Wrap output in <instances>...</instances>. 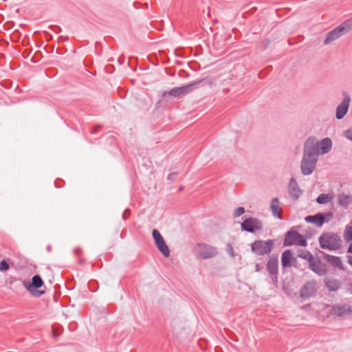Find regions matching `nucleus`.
I'll return each mask as SVG.
<instances>
[{"label": "nucleus", "instance_id": "obj_16", "mask_svg": "<svg viewBox=\"0 0 352 352\" xmlns=\"http://www.w3.org/2000/svg\"><path fill=\"white\" fill-rule=\"evenodd\" d=\"M315 292V288L313 283H308L304 285L300 291V296L303 298H308Z\"/></svg>", "mask_w": 352, "mask_h": 352}, {"label": "nucleus", "instance_id": "obj_1", "mask_svg": "<svg viewBox=\"0 0 352 352\" xmlns=\"http://www.w3.org/2000/svg\"><path fill=\"white\" fill-rule=\"evenodd\" d=\"M314 138H309L305 145V153L301 162V170L304 175H310L316 164L318 150L316 149Z\"/></svg>", "mask_w": 352, "mask_h": 352}, {"label": "nucleus", "instance_id": "obj_2", "mask_svg": "<svg viewBox=\"0 0 352 352\" xmlns=\"http://www.w3.org/2000/svg\"><path fill=\"white\" fill-rule=\"evenodd\" d=\"M320 244L322 248L336 250L341 245V239L338 234L325 233L320 237Z\"/></svg>", "mask_w": 352, "mask_h": 352}, {"label": "nucleus", "instance_id": "obj_14", "mask_svg": "<svg viewBox=\"0 0 352 352\" xmlns=\"http://www.w3.org/2000/svg\"><path fill=\"white\" fill-rule=\"evenodd\" d=\"M267 268L269 272V273L274 276L272 278L273 281H276V274L278 272V259L277 258H270L267 264Z\"/></svg>", "mask_w": 352, "mask_h": 352}, {"label": "nucleus", "instance_id": "obj_32", "mask_svg": "<svg viewBox=\"0 0 352 352\" xmlns=\"http://www.w3.org/2000/svg\"><path fill=\"white\" fill-rule=\"evenodd\" d=\"M80 252V249H79V248H76V249H75V250H74V252H75V254H78Z\"/></svg>", "mask_w": 352, "mask_h": 352}, {"label": "nucleus", "instance_id": "obj_29", "mask_svg": "<svg viewBox=\"0 0 352 352\" xmlns=\"http://www.w3.org/2000/svg\"><path fill=\"white\" fill-rule=\"evenodd\" d=\"M345 136L352 140V129H349L348 131H345Z\"/></svg>", "mask_w": 352, "mask_h": 352}, {"label": "nucleus", "instance_id": "obj_25", "mask_svg": "<svg viewBox=\"0 0 352 352\" xmlns=\"http://www.w3.org/2000/svg\"><path fill=\"white\" fill-rule=\"evenodd\" d=\"M344 239L346 241H352V226H346L344 232Z\"/></svg>", "mask_w": 352, "mask_h": 352}, {"label": "nucleus", "instance_id": "obj_17", "mask_svg": "<svg viewBox=\"0 0 352 352\" xmlns=\"http://www.w3.org/2000/svg\"><path fill=\"white\" fill-rule=\"evenodd\" d=\"M190 87V85H188L173 89L168 92V94L173 96H180L182 95H184L191 90Z\"/></svg>", "mask_w": 352, "mask_h": 352}, {"label": "nucleus", "instance_id": "obj_23", "mask_svg": "<svg viewBox=\"0 0 352 352\" xmlns=\"http://www.w3.org/2000/svg\"><path fill=\"white\" fill-rule=\"evenodd\" d=\"M333 196L330 194H321L317 198V202L320 204H326L332 200Z\"/></svg>", "mask_w": 352, "mask_h": 352}, {"label": "nucleus", "instance_id": "obj_26", "mask_svg": "<svg viewBox=\"0 0 352 352\" xmlns=\"http://www.w3.org/2000/svg\"><path fill=\"white\" fill-rule=\"evenodd\" d=\"M10 269V265L9 263L3 260L0 262V272H5Z\"/></svg>", "mask_w": 352, "mask_h": 352}, {"label": "nucleus", "instance_id": "obj_30", "mask_svg": "<svg viewBox=\"0 0 352 352\" xmlns=\"http://www.w3.org/2000/svg\"><path fill=\"white\" fill-rule=\"evenodd\" d=\"M129 213H130V212H129V210H125V211L124 212V214H123V217H124V219L128 218V217H129Z\"/></svg>", "mask_w": 352, "mask_h": 352}, {"label": "nucleus", "instance_id": "obj_10", "mask_svg": "<svg viewBox=\"0 0 352 352\" xmlns=\"http://www.w3.org/2000/svg\"><path fill=\"white\" fill-rule=\"evenodd\" d=\"M316 145L315 146L316 149L318 150V154H324L329 152L331 148V141L329 138L323 139L319 144L315 139Z\"/></svg>", "mask_w": 352, "mask_h": 352}, {"label": "nucleus", "instance_id": "obj_15", "mask_svg": "<svg viewBox=\"0 0 352 352\" xmlns=\"http://www.w3.org/2000/svg\"><path fill=\"white\" fill-rule=\"evenodd\" d=\"M326 216H329V214L324 215L321 213H318L314 216L309 215L305 217V221L309 223H314L318 226H321L324 223V217Z\"/></svg>", "mask_w": 352, "mask_h": 352}, {"label": "nucleus", "instance_id": "obj_11", "mask_svg": "<svg viewBox=\"0 0 352 352\" xmlns=\"http://www.w3.org/2000/svg\"><path fill=\"white\" fill-rule=\"evenodd\" d=\"M349 101H350L349 97L348 96H345L342 102L337 108V110H336L337 118L341 119L346 113L348 108H349Z\"/></svg>", "mask_w": 352, "mask_h": 352}, {"label": "nucleus", "instance_id": "obj_13", "mask_svg": "<svg viewBox=\"0 0 352 352\" xmlns=\"http://www.w3.org/2000/svg\"><path fill=\"white\" fill-rule=\"evenodd\" d=\"M310 267L313 271L319 275H324L326 273L325 266L318 259L313 258L309 263Z\"/></svg>", "mask_w": 352, "mask_h": 352}, {"label": "nucleus", "instance_id": "obj_20", "mask_svg": "<svg viewBox=\"0 0 352 352\" xmlns=\"http://www.w3.org/2000/svg\"><path fill=\"white\" fill-rule=\"evenodd\" d=\"M289 191L295 199L298 198L300 194V190L298 188L297 184L293 179L289 182Z\"/></svg>", "mask_w": 352, "mask_h": 352}, {"label": "nucleus", "instance_id": "obj_4", "mask_svg": "<svg viewBox=\"0 0 352 352\" xmlns=\"http://www.w3.org/2000/svg\"><path fill=\"white\" fill-rule=\"evenodd\" d=\"M273 247V241L267 240V241H256L252 244V250L256 254L258 255H264L269 254Z\"/></svg>", "mask_w": 352, "mask_h": 352}, {"label": "nucleus", "instance_id": "obj_9", "mask_svg": "<svg viewBox=\"0 0 352 352\" xmlns=\"http://www.w3.org/2000/svg\"><path fill=\"white\" fill-rule=\"evenodd\" d=\"M352 313V305H336L331 307L330 314L337 316H343Z\"/></svg>", "mask_w": 352, "mask_h": 352}, {"label": "nucleus", "instance_id": "obj_28", "mask_svg": "<svg viewBox=\"0 0 352 352\" xmlns=\"http://www.w3.org/2000/svg\"><path fill=\"white\" fill-rule=\"evenodd\" d=\"M244 212H245L244 208L239 207V208H238L237 209L235 210V211L234 212V217H238L241 216V214H243Z\"/></svg>", "mask_w": 352, "mask_h": 352}, {"label": "nucleus", "instance_id": "obj_3", "mask_svg": "<svg viewBox=\"0 0 352 352\" xmlns=\"http://www.w3.org/2000/svg\"><path fill=\"white\" fill-rule=\"evenodd\" d=\"M352 27V19L348 20L340 26L330 32L324 40V44L327 45L331 41L338 38L343 33L348 31Z\"/></svg>", "mask_w": 352, "mask_h": 352}, {"label": "nucleus", "instance_id": "obj_19", "mask_svg": "<svg viewBox=\"0 0 352 352\" xmlns=\"http://www.w3.org/2000/svg\"><path fill=\"white\" fill-rule=\"evenodd\" d=\"M270 207L274 215L280 218L282 214V208H280L279 201L276 198L272 200Z\"/></svg>", "mask_w": 352, "mask_h": 352}, {"label": "nucleus", "instance_id": "obj_35", "mask_svg": "<svg viewBox=\"0 0 352 352\" xmlns=\"http://www.w3.org/2000/svg\"><path fill=\"white\" fill-rule=\"evenodd\" d=\"M349 263L352 265V256L349 258Z\"/></svg>", "mask_w": 352, "mask_h": 352}, {"label": "nucleus", "instance_id": "obj_6", "mask_svg": "<svg viewBox=\"0 0 352 352\" xmlns=\"http://www.w3.org/2000/svg\"><path fill=\"white\" fill-rule=\"evenodd\" d=\"M285 245H299L305 246L307 241L303 236L299 234L296 231L288 232L286 234L284 241Z\"/></svg>", "mask_w": 352, "mask_h": 352}, {"label": "nucleus", "instance_id": "obj_34", "mask_svg": "<svg viewBox=\"0 0 352 352\" xmlns=\"http://www.w3.org/2000/svg\"><path fill=\"white\" fill-rule=\"evenodd\" d=\"M349 252H351L352 253V243L349 245Z\"/></svg>", "mask_w": 352, "mask_h": 352}, {"label": "nucleus", "instance_id": "obj_22", "mask_svg": "<svg viewBox=\"0 0 352 352\" xmlns=\"http://www.w3.org/2000/svg\"><path fill=\"white\" fill-rule=\"evenodd\" d=\"M293 256L289 250L285 251L282 254V264L284 267L291 266Z\"/></svg>", "mask_w": 352, "mask_h": 352}, {"label": "nucleus", "instance_id": "obj_24", "mask_svg": "<svg viewBox=\"0 0 352 352\" xmlns=\"http://www.w3.org/2000/svg\"><path fill=\"white\" fill-rule=\"evenodd\" d=\"M325 285L331 291H336L340 287L338 281L336 280L328 279L325 281Z\"/></svg>", "mask_w": 352, "mask_h": 352}, {"label": "nucleus", "instance_id": "obj_18", "mask_svg": "<svg viewBox=\"0 0 352 352\" xmlns=\"http://www.w3.org/2000/svg\"><path fill=\"white\" fill-rule=\"evenodd\" d=\"M327 261L334 267H336L340 270H344V267L339 257L334 256H327Z\"/></svg>", "mask_w": 352, "mask_h": 352}, {"label": "nucleus", "instance_id": "obj_33", "mask_svg": "<svg viewBox=\"0 0 352 352\" xmlns=\"http://www.w3.org/2000/svg\"><path fill=\"white\" fill-rule=\"evenodd\" d=\"M47 252H51V250H52V247H51V245H47Z\"/></svg>", "mask_w": 352, "mask_h": 352}, {"label": "nucleus", "instance_id": "obj_12", "mask_svg": "<svg viewBox=\"0 0 352 352\" xmlns=\"http://www.w3.org/2000/svg\"><path fill=\"white\" fill-rule=\"evenodd\" d=\"M43 285V281L39 275L33 276L31 283H25V287L32 293L34 289L41 287Z\"/></svg>", "mask_w": 352, "mask_h": 352}, {"label": "nucleus", "instance_id": "obj_31", "mask_svg": "<svg viewBox=\"0 0 352 352\" xmlns=\"http://www.w3.org/2000/svg\"><path fill=\"white\" fill-rule=\"evenodd\" d=\"M36 292H37L36 296H41V294H43L45 293V292H44V291H37Z\"/></svg>", "mask_w": 352, "mask_h": 352}, {"label": "nucleus", "instance_id": "obj_27", "mask_svg": "<svg viewBox=\"0 0 352 352\" xmlns=\"http://www.w3.org/2000/svg\"><path fill=\"white\" fill-rule=\"evenodd\" d=\"M299 256L308 260L309 262L311 261V259L314 258L312 255L307 251L302 252L301 254H299Z\"/></svg>", "mask_w": 352, "mask_h": 352}, {"label": "nucleus", "instance_id": "obj_5", "mask_svg": "<svg viewBox=\"0 0 352 352\" xmlns=\"http://www.w3.org/2000/svg\"><path fill=\"white\" fill-rule=\"evenodd\" d=\"M195 250L197 255L204 259L212 258L217 254L214 247L206 244H197Z\"/></svg>", "mask_w": 352, "mask_h": 352}, {"label": "nucleus", "instance_id": "obj_21", "mask_svg": "<svg viewBox=\"0 0 352 352\" xmlns=\"http://www.w3.org/2000/svg\"><path fill=\"white\" fill-rule=\"evenodd\" d=\"M352 201V196L351 195L341 194L338 196L339 205L347 207Z\"/></svg>", "mask_w": 352, "mask_h": 352}, {"label": "nucleus", "instance_id": "obj_8", "mask_svg": "<svg viewBox=\"0 0 352 352\" xmlns=\"http://www.w3.org/2000/svg\"><path fill=\"white\" fill-rule=\"evenodd\" d=\"M241 228L243 230L254 232L256 230H259L262 228L261 223L253 218H249L245 219L242 223H241Z\"/></svg>", "mask_w": 352, "mask_h": 352}, {"label": "nucleus", "instance_id": "obj_7", "mask_svg": "<svg viewBox=\"0 0 352 352\" xmlns=\"http://www.w3.org/2000/svg\"><path fill=\"white\" fill-rule=\"evenodd\" d=\"M153 236L158 250L165 257H168L169 256L168 247L166 245L162 236L157 230L155 229L153 230Z\"/></svg>", "mask_w": 352, "mask_h": 352}]
</instances>
